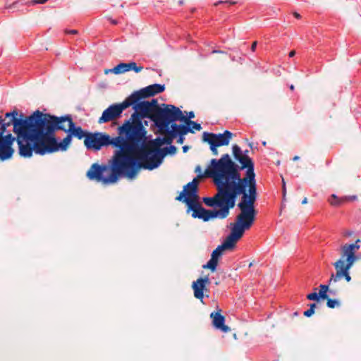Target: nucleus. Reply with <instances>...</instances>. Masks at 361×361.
<instances>
[{
	"label": "nucleus",
	"mask_w": 361,
	"mask_h": 361,
	"mask_svg": "<svg viewBox=\"0 0 361 361\" xmlns=\"http://www.w3.org/2000/svg\"><path fill=\"white\" fill-rule=\"evenodd\" d=\"M232 149L240 166L231 160L228 154H223V173L218 175L220 186L229 210L235 207L238 196L242 195L238 204L240 211L255 217L257 192L254 162L247 154L248 150L243 152L238 145H233Z\"/></svg>",
	"instance_id": "1"
},
{
	"label": "nucleus",
	"mask_w": 361,
	"mask_h": 361,
	"mask_svg": "<svg viewBox=\"0 0 361 361\" xmlns=\"http://www.w3.org/2000/svg\"><path fill=\"white\" fill-rule=\"evenodd\" d=\"M56 119L60 121L61 125H63L65 122H68V128H66V133H70L72 137H75L79 140L83 137L85 139L87 134L90 133L84 130L80 126H76L70 114L56 116Z\"/></svg>",
	"instance_id": "14"
},
{
	"label": "nucleus",
	"mask_w": 361,
	"mask_h": 361,
	"mask_svg": "<svg viewBox=\"0 0 361 361\" xmlns=\"http://www.w3.org/2000/svg\"><path fill=\"white\" fill-rule=\"evenodd\" d=\"M142 68L143 67L141 66H137L135 62L120 63L113 69L110 70V71L113 72L114 74L118 75L126 73L130 70L134 71L135 73H139L142 70Z\"/></svg>",
	"instance_id": "18"
},
{
	"label": "nucleus",
	"mask_w": 361,
	"mask_h": 361,
	"mask_svg": "<svg viewBox=\"0 0 361 361\" xmlns=\"http://www.w3.org/2000/svg\"><path fill=\"white\" fill-rule=\"evenodd\" d=\"M238 242L235 238L229 234L224 241L220 245L224 250H232L235 247L236 243Z\"/></svg>",
	"instance_id": "25"
},
{
	"label": "nucleus",
	"mask_w": 361,
	"mask_h": 361,
	"mask_svg": "<svg viewBox=\"0 0 361 361\" xmlns=\"http://www.w3.org/2000/svg\"><path fill=\"white\" fill-rule=\"evenodd\" d=\"M215 185L217 192L213 197H203L202 201L207 206L219 208V209H206L200 204L198 200H195V201L187 204L188 211H192V216L193 218H198L202 219L204 221H208L212 219H225L228 216L229 209L218 178H215Z\"/></svg>",
	"instance_id": "7"
},
{
	"label": "nucleus",
	"mask_w": 361,
	"mask_h": 361,
	"mask_svg": "<svg viewBox=\"0 0 361 361\" xmlns=\"http://www.w3.org/2000/svg\"><path fill=\"white\" fill-rule=\"evenodd\" d=\"M84 143L87 149H92L95 152L100 150L103 147L109 145L117 148L114 137H111L109 135L99 132H90L85 139Z\"/></svg>",
	"instance_id": "9"
},
{
	"label": "nucleus",
	"mask_w": 361,
	"mask_h": 361,
	"mask_svg": "<svg viewBox=\"0 0 361 361\" xmlns=\"http://www.w3.org/2000/svg\"><path fill=\"white\" fill-rule=\"evenodd\" d=\"M347 201L348 200H356V196H350V197H347Z\"/></svg>",
	"instance_id": "42"
},
{
	"label": "nucleus",
	"mask_w": 361,
	"mask_h": 361,
	"mask_svg": "<svg viewBox=\"0 0 361 361\" xmlns=\"http://www.w3.org/2000/svg\"><path fill=\"white\" fill-rule=\"evenodd\" d=\"M164 90V85L153 84L134 92L128 97L133 103V106H135L145 101H142V99L153 97L157 94L163 92Z\"/></svg>",
	"instance_id": "12"
},
{
	"label": "nucleus",
	"mask_w": 361,
	"mask_h": 361,
	"mask_svg": "<svg viewBox=\"0 0 361 361\" xmlns=\"http://www.w3.org/2000/svg\"><path fill=\"white\" fill-rule=\"evenodd\" d=\"M195 172L198 173V174H202L201 173V166L200 165L197 166L195 168Z\"/></svg>",
	"instance_id": "38"
},
{
	"label": "nucleus",
	"mask_w": 361,
	"mask_h": 361,
	"mask_svg": "<svg viewBox=\"0 0 361 361\" xmlns=\"http://www.w3.org/2000/svg\"><path fill=\"white\" fill-rule=\"evenodd\" d=\"M57 130L66 132V130L65 126L56 119V116L44 113L34 145H32V154L35 152L37 154L45 155L66 150L73 137L70 133H67L63 140L58 142L55 135Z\"/></svg>",
	"instance_id": "5"
},
{
	"label": "nucleus",
	"mask_w": 361,
	"mask_h": 361,
	"mask_svg": "<svg viewBox=\"0 0 361 361\" xmlns=\"http://www.w3.org/2000/svg\"><path fill=\"white\" fill-rule=\"evenodd\" d=\"M188 146L185 145L183 147V150L184 152H186L188 151Z\"/></svg>",
	"instance_id": "43"
},
{
	"label": "nucleus",
	"mask_w": 361,
	"mask_h": 361,
	"mask_svg": "<svg viewBox=\"0 0 361 361\" xmlns=\"http://www.w3.org/2000/svg\"><path fill=\"white\" fill-rule=\"evenodd\" d=\"M329 281L328 284H321L319 286V292L317 293V292H312L307 295V299L309 300H314L319 302L321 299L325 300L328 298L327 292L329 291L331 293V291L329 290Z\"/></svg>",
	"instance_id": "20"
},
{
	"label": "nucleus",
	"mask_w": 361,
	"mask_h": 361,
	"mask_svg": "<svg viewBox=\"0 0 361 361\" xmlns=\"http://www.w3.org/2000/svg\"><path fill=\"white\" fill-rule=\"evenodd\" d=\"M219 52H221L220 51H217V50H214L213 51V53H219Z\"/></svg>",
	"instance_id": "50"
},
{
	"label": "nucleus",
	"mask_w": 361,
	"mask_h": 361,
	"mask_svg": "<svg viewBox=\"0 0 361 361\" xmlns=\"http://www.w3.org/2000/svg\"><path fill=\"white\" fill-rule=\"evenodd\" d=\"M130 106H133V103L129 97L121 103L110 105L103 111L102 116L98 120V123H105L118 118L121 117L123 111Z\"/></svg>",
	"instance_id": "10"
},
{
	"label": "nucleus",
	"mask_w": 361,
	"mask_h": 361,
	"mask_svg": "<svg viewBox=\"0 0 361 361\" xmlns=\"http://www.w3.org/2000/svg\"><path fill=\"white\" fill-rule=\"evenodd\" d=\"M224 249L219 245L215 250H213L211 259L208 261V262L203 265L202 267L204 269H209L212 271H214L216 269V267L218 264V258L221 256L222 252Z\"/></svg>",
	"instance_id": "21"
},
{
	"label": "nucleus",
	"mask_w": 361,
	"mask_h": 361,
	"mask_svg": "<svg viewBox=\"0 0 361 361\" xmlns=\"http://www.w3.org/2000/svg\"><path fill=\"white\" fill-rule=\"evenodd\" d=\"M18 142V135L13 136L11 133H0V160L5 161L12 157L14 149L12 147L13 142Z\"/></svg>",
	"instance_id": "13"
},
{
	"label": "nucleus",
	"mask_w": 361,
	"mask_h": 361,
	"mask_svg": "<svg viewBox=\"0 0 361 361\" xmlns=\"http://www.w3.org/2000/svg\"><path fill=\"white\" fill-rule=\"evenodd\" d=\"M334 266L336 270V274H331V276L329 279V283L331 282H338L339 281L343 276H345L346 275L349 274V270L348 269H346L343 267V260L341 259L336 261Z\"/></svg>",
	"instance_id": "19"
},
{
	"label": "nucleus",
	"mask_w": 361,
	"mask_h": 361,
	"mask_svg": "<svg viewBox=\"0 0 361 361\" xmlns=\"http://www.w3.org/2000/svg\"><path fill=\"white\" fill-rule=\"evenodd\" d=\"M186 125L191 128L192 129H195L196 130H200L202 129V126L200 123H196L195 121H188Z\"/></svg>",
	"instance_id": "27"
},
{
	"label": "nucleus",
	"mask_w": 361,
	"mask_h": 361,
	"mask_svg": "<svg viewBox=\"0 0 361 361\" xmlns=\"http://www.w3.org/2000/svg\"><path fill=\"white\" fill-rule=\"evenodd\" d=\"M299 159V157H298V156H295V157L293 158V160H297V159Z\"/></svg>",
	"instance_id": "49"
},
{
	"label": "nucleus",
	"mask_w": 361,
	"mask_h": 361,
	"mask_svg": "<svg viewBox=\"0 0 361 361\" xmlns=\"http://www.w3.org/2000/svg\"><path fill=\"white\" fill-rule=\"evenodd\" d=\"M341 251L343 257H346V259H357L355 255L356 252L353 250V247H350L349 244L342 245Z\"/></svg>",
	"instance_id": "23"
},
{
	"label": "nucleus",
	"mask_w": 361,
	"mask_h": 361,
	"mask_svg": "<svg viewBox=\"0 0 361 361\" xmlns=\"http://www.w3.org/2000/svg\"><path fill=\"white\" fill-rule=\"evenodd\" d=\"M134 112L129 119L118 128V135L114 142L119 149L117 152L130 153L140 147L145 146L147 140V130L143 119L149 118L154 122L158 118V102L157 99L144 101L140 105L133 106Z\"/></svg>",
	"instance_id": "3"
},
{
	"label": "nucleus",
	"mask_w": 361,
	"mask_h": 361,
	"mask_svg": "<svg viewBox=\"0 0 361 361\" xmlns=\"http://www.w3.org/2000/svg\"><path fill=\"white\" fill-rule=\"evenodd\" d=\"M169 145V147L161 149V150H162V154H164V157L168 154H173L176 152V147L174 145H172L171 144Z\"/></svg>",
	"instance_id": "26"
},
{
	"label": "nucleus",
	"mask_w": 361,
	"mask_h": 361,
	"mask_svg": "<svg viewBox=\"0 0 361 361\" xmlns=\"http://www.w3.org/2000/svg\"><path fill=\"white\" fill-rule=\"evenodd\" d=\"M351 235V233H347V235Z\"/></svg>",
	"instance_id": "51"
},
{
	"label": "nucleus",
	"mask_w": 361,
	"mask_h": 361,
	"mask_svg": "<svg viewBox=\"0 0 361 361\" xmlns=\"http://www.w3.org/2000/svg\"><path fill=\"white\" fill-rule=\"evenodd\" d=\"M347 197H339L335 194H332L329 198V202L331 206L339 207L347 202Z\"/></svg>",
	"instance_id": "24"
},
{
	"label": "nucleus",
	"mask_w": 361,
	"mask_h": 361,
	"mask_svg": "<svg viewBox=\"0 0 361 361\" xmlns=\"http://www.w3.org/2000/svg\"><path fill=\"white\" fill-rule=\"evenodd\" d=\"M43 116L44 113L39 110H36L30 116H25L23 113L14 109L6 112L4 116H2L0 133H10L7 128L13 126V131L18 135L19 154L21 157L32 156V145H34Z\"/></svg>",
	"instance_id": "4"
},
{
	"label": "nucleus",
	"mask_w": 361,
	"mask_h": 361,
	"mask_svg": "<svg viewBox=\"0 0 361 361\" xmlns=\"http://www.w3.org/2000/svg\"><path fill=\"white\" fill-rule=\"evenodd\" d=\"M195 118V114L193 111H190L187 114V116H185L184 121L183 122L187 123L188 121H191L192 118Z\"/></svg>",
	"instance_id": "32"
},
{
	"label": "nucleus",
	"mask_w": 361,
	"mask_h": 361,
	"mask_svg": "<svg viewBox=\"0 0 361 361\" xmlns=\"http://www.w3.org/2000/svg\"><path fill=\"white\" fill-rule=\"evenodd\" d=\"M314 313V310L309 308L306 311L304 312V315L307 317H311Z\"/></svg>",
	"instance_id": "34"
},
{
	"label": "nucleus",
	"mask_w": 361,
	"mask_h": 361,
	"mask_svg": "<svg viewBox=\"0 0 361 361\" xmlns=\"http://www.w3.org/2000/svg\"><path fill=\"white\" fill-rule=\"evenodd\" d=\"M257 42L255 41L251 45V51H255L256 50Z\"/></svg>",
	"instance_id": "37"
},
{
	"label": "nucleus",
	"mask_w": 361,
	"mask_h": 361,
	"mask_svg": "<svg viewBox=\"0 0 361 361\" xmlns=\"http://www.w3.org/2000/svg\"><path fill=\"white\" fill-rule=\"evenodd\" d=\"M209 283V277L207 276L204 278H199L196 281L192 283V287L194 290V296L202 301L204 298V290L206 287V283Z\"/></svg>",
	"instance_id": "17"
},
{
	"label": "nucleus",
	"mask_w": 361,
	"mask_h": 361,
	"mask_svg": "<svg viewBox=\"0 0 361 361\" xmlns=\"http://www.w3.org/2000/svg\"><path fill=\"white\" fill-rule=\"evenodd\" d=\"M290 90L293 91L294 89H295L294 85H290Z\"/></svg>",
	"instance_id": "47"
},
{
	"label": "nucleus",
	"mask_w": 361,
	"mask_h": 361,
	"mask_svg": "<svg viewBox=\"0 0 361 361\" xmlns=\"http://www.w3.org/2000/svg\"><path fill=\"white\" fill-rule=\"evenodd\" d=\"M326 305L329 308H334L336 306L339 305V302L336 299L327 298Z\"/></svg>",
	"instance_id": "28"
},
{
	"label": "nucleus",
	"mask_w": 361,
	"mask_h": 361,
	"mask_svg": "<svg viewBox=\"0 0 361 361\" xmlns=\"http://www.w3.org/2000/svg\"><path fill=\"white\" fill-rule=\"evenodd\" d=\"M294 16L296 18H300V15L298 13H294Z\"/></svg>",
	"instance_id": "44"
},
{
	"label": "nucleus",
	"mask_w": 361,
	"mask_h": 361,
	"mask_svg": "<svg viewBox=\"0 0 361 361\" xmlns=\"http://www.w3.org/2000/svg\"><path fill=\"white\" fill-rule=\"evenodd\" d=\"M286 193V188H285V183H283V195H285Z\"/></svg>",
	"instance_id": "48"
},
{
	"label": "nucleus",
	"mask_w": 361,
	"mask_h": 361,
	"mask_svg": "<svg viewBox=\"0 0 361 361\" xmlns=\"http://www.w3.org/2000/svg\"><path fill=\"white\" fill-rule=\"evenodd\" d=\"M357 259H346V264L343 263V267L350 269Z\"/></svg>",
	"instance_id": "31"
},
{
	"label": "nucleus",
	"mask_w": 361,
	"mask_h": 361,
	"mask_svg": "<svg viewBox=\"0 0 361 361\" xmlns=\"http://www.w3.org/2000/svg\"><path fill=\"white\" fill-rule=\"evenodd\" d=\"M360 239H357V240L355 242V243L349 244V245H350V247H351V246H353V250L356 252V251H357V250H358L360 249V244H359V243H360Z\"/></svg>",
	"instance_id": "33"
},
{
	"label": "nucleus",
	"mask_w": 361,
	"mask_h": 361,
	"mask_svg": "<svg viewBox=\"0 0 361 361\" xmlns=\"http://www.w3.org/2000/svg\"><path fill=\"white\" fill-rule=\"evenodd\" d=\"M65 32L66 34H71V35H75V34L78 33L77 30H66Z\"/></svg>",
	"instance_id": "36"
},
{
	"label": "nucleus",
	"mask_w": 361,
	"mask_h": 361,
	"mask_svg": "<svg viewBox=\"0 0 361 361\" xmlns=\"http://www.w3.org/2000/svg\"><path fill=\"white\" fill-rule=\"evenodd\" d=\"M48 0H31L29 1H27L25 4L27 6H34L35 4H42L47 2Z\"/></svg>",
	"instance_id": "30"
},
{
	"label": "nucleus",
	"mask_w": 361,
	"mask_h": 361,
	"mask_svg": "<svg viewBox=\"0 0 361 361\" xmlns=\"http://www.w3.org/2000/svg\"><path fill=\"white\" fill-rule=\"evenodd\" d=\"M221 310L219 309L216 312H212L210 317L212 319V324L216 329L222 332L227 333L230 331V328L225 324V317L221 314Z\"/></svg>",
	"instance_id": "16"
},
{
	"label": "nucleus",
	"mask_w": 361,
	"mask_h": 361,
	"mask_svg": "<svg viewBox=\"0 0 361 361\" xmlns=\"http://www.w3.org/2000/svg\"><path fill=\"white\" fill-rule=\"evenodd\" d=\"M222 164H224L223 155L219 159H212L210 161V164L206 168L203 174H198L192 182L185 185L183 188V190L176 199L178 201L185 202L186 204L191 203L195 201V200H198V180L203 178H212L215 183V177L216 179H217L219 178V173H223V169L221 166Z\"/></svg>",
	"instance_id": "8"
},
{
	"label": "nucleus",
	"mask_w": 361,
	"mask_h": 361,
	"mask_svg": "<svg viewBox=\"0 0 361 361\" xmlns=\"http://www.w3.org/2000/svg\"><path fill=\"white\" fill-rule=\"evenodd\" d=\"M233 136V133L226 130L223 133H213L204 132L202 135L203 140H209L219 146L228 145Z\"/></svg>",
	"instance_id": "15"
},
{
	"label": "nucleus",
	"mask_w": 361,
	"mask_h": 361,
	"mask_svg": "<svg viewBox=\"0 0 361 361\" xmlns=\"http://www.w3.org/2000/svg\"><path fill=\"white\" fill-rule=\"evenodd\" d=\"M343 277L347 282H350L351 281V276H350V274Z\"/></svg>",
	"instance_id": "39"
},
{
	"label": "nucleus",
	"mask_w": 361,
	"mask_h": 361,
	"mask_svg": "<svg viewBox=\"0 0 361 361\" xmlns=\"http://www.w3.org/2000/svg\"><path fill=\"white\" fill-rule=\"evenodd\" d=\"M255 220V216L240 212L236 216L235 223L230 234L238 241L243 237L245 231L252 227Z\"/></svg>",
	"instance_id": "11"
},
{
	"label": "nucleus",
	"mask_w": 361,
	"mask_h": 361,
	"mask_svg": "<svg viewBox=\"0 0 361 361\" xmlns=\"http://www.w3.org/2000/svg\"><path fill=\"white\" fill-rule=\"evenodd\" d=\"M295 55V51H294V50L290 51L288 54L289 57H290V58L293 57Z\"/></svg>",
	"instance_id": "40"
},
{
	"label": "nucleus",
	"mask_w": 361,
	"mask_h": 361,
	"mask_svg": "<svg viewBox=\"0 0 361 361\" xmlns=\"http://www.w3.org/2000/svg\"><path fill=\"white\" fill-rule=\"evenodd\" d=\"M164 135V137H157L154 140H152L149 142V149H161V146L164 144H171V138L167 134H163Z\"/></svg>",
	"instance_id": "22"
},
{
	"label": "nucleus",
	"mask_w": 361,
	"mask_h": 361,
	"mask_svg": "<svg viewBox=\"0 0 361 361\" xmlns=\"http://www.w3.org/2000/svg\"><path fill=\"white\" fill-rule=\"evenodd\" d=\"M158 104V118L156 121V127L161 134H167L171 138L177 137L178 135H185L188 133H193L191 128L187 125H178L176 122L184 121L185 116L182 111L177 106L172 104Z\"/></svg>",
	"instance_id": "6"
},
{
	"label": "nucleus",
	"mask_w": 361,
	"mask_h": 361,
	"mask_svg": "<svg viewBox=\"0 0 361 361\" xmlns=\"http://www.w3.org/2000/svg\"><path fill=\"white\" fill-rule=\"evenodd\" d=\"M177 137H178V140H177L178 143L183 144L184 142V140H185L184 135H178Z\"/></svg>",
	"instance_id": "35"
},
{
	"label": "nucleus",
	"mask_w": 361,
	"mask_h": 361,
	"mask_svg": "<svg viewBox=\"0 0 361 361\" xmlns=\"http://www.w3.org/2000/svg\"><path fill=\"white\" fill-rule=\"evenodd\" d=\"M161 149H147L140 147L130 153L116 152L111 165L93 164L87 172L90 180L104 185L116 183L119 177L133 178L141 169L152 171L162 163L164 154Z\"/></svg>",
	"instance_id": "2"
},
{
	"label": "nucleus",
	"mask_w": 361,
	"mask_h": 361,
	"mask_svg": "<svg viewBox=\"0 0 361 361\" xmlns=\"http://www.w3.org/2000/svg\"><path fill=\"white\" fill-rule=\"evenodd\" d=\"M317 307V305L316 303H312L310 305V309H312V310H315V307Z\"/></svg>",
	"instance_id": "41"
},
{
	"label": "nucleus",
	"mask_w": 361,
	"mask_h": 361,
	"mask_svg": "<svg viewBox=\"0 0 361 361\" xmlns=\"http://www.w3.org/2000/svg\"><path fill=\"white\" fill-rule=\"evenodd\" d=\"M111 23L114 24V25H116L117 24V20H111Z\"/></svg>",
	"instance_id": "46"
},
{
	"label": "nucleus",
	"mask_w": 361,
	"mask_h": 361,
	"mask_svg": "<svg viewBox=\"0 0 361 361\" xmlns=\"http://www.w3.org/2000/svg\"><path fill=\"white\" fill-rule=\"evenodd\" d=\"M203 141L207 142L208 144H209L210 149L214 155H217L218 154L217 147H219V145H217L216 144H214V143H213V142H210L209 140H203Z\"/></svg>",
	"instance_id": "29"
},
{
	"label": "nucleus",
	"mask_w": 361,
	"mask_h": 361,
	"mask_svg": "<svg viewBox=\"0 0 361 361\" xmlns=\"http://www.w3.org/2000/svg\"><path fill=\"white\" fill-rule=\"evenodd\" d=\"M307 202V199L305 197L303 200L302 201V204H306Z\"/></svg>",
	"instance_id": "45"
}]
</instances>
